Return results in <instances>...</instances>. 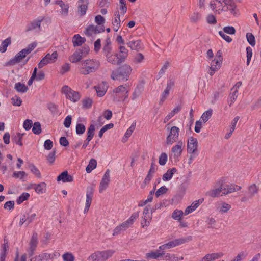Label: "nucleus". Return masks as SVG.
<instances>
[{"label":"nucleus","mask_w":261,"mask_h":261,"mask_svg":"<svg viewBox=\"0 0 261 261\" xmlns=\"http://www.w3.org/2000/svg\"><path fill=\"white\" fill-rule=\"evenodd\" d=\"M176 172L177 170L175 168H172L168 169L163 175V180L165 181L170 180L172 178L173 175Z\"/></svg>","instance_id":"e433bc0d"},{"label":"nucleus","mask_w":261,"mask_h":261,"mask_svg":"<svg viewBox=\"0 0 261 261\" xmlns=\"http://www.w3.org/2000/svg\"><path fill=\"white\" fill-rule=\"evenodd\" d=\"M213 110L209 109L207 111L204 112L201 116V120L203 123L206 122L212 115Z\"/></svg>","instance_id":"de8ad7c7"},{"label":"nucleus","mask_w":261,"mask_h":261,"mask_svg":"<svg viewBox=\"0 0 261 261\" xmlns=\"http://www.w3.org/2000/svg\"><path fill=\"white\" fill-rule=\"evenodd\" d=\"M247 190L249 197L252 198L258 193L259 188L258 185L252 184L248 187Z\"/></svg>","instance_id":"2f4dec72"},{"label":"nucleus","mask_w":261,"mask_h":261,"mask_svg":"<svg viewBox=\"0 0 261 261\" xmlns=\"http://www.w3.org/2000/svg\"><path fill=\"white\" fill-rule=\"evenodd\" d=\"M115 253L112 249L97 251L92 253L87 258V261H106L111 258Z\"/></svg>","instance_id":"7ed1b4c3"},{"label":"nucleus","mask_w":261,"mask_h":261,"mask_svg":"<svg viewBox=\"0 0 261 261\" xmlns=\"http://www.w3.org/2000/svg\"><path fill=\"white\" fill-rule=\"evenodd\" d=\"M231 208V205L224 202H219L216 205L217 210L221 214L227 213Z\"/></svg>","instance_id":"bb28decb"},{"label":"nucleus","mask_w":261,"mask_h":261,"mask_svg":"<svg viewBox=\"0 0 261 261\" xmlns=\"http://www.w3.org/2000/svg\"><path fill=\"white\" fill-rule=\"evenodd\" d=\"M97 27L93 25H89L85 30V33L87 36H92L93 35L100 33Z\"/></svg>","instance_id":"c9c22d12"},{"label":"nucleus","mask_w":261,"mask_h":261,"mask_svg":"<svg viewBox=\"0 0 261 261\" xmlns=\"http://www.w3.org/2000/svg\"><path fill=\"white\" fill-rule=\"evenodd\" d=\"M161 257L164 260L179 261L183 260V257H177L174 254L165 252V251L161 252Z\"/></svg>","instance_id":"5701e85b"},{"label":"nucleus","mask_w":261,"mask_h":261,"mask_svg":"<svg viewBox=\"0 0 261 261\" xmlns=\"http://www.w3.org/2000/svg\"><path fill=\"white\" fill-rule=\"evenodd\" d=\"M107 62L112 65H118L123 62L119 58V54L113 53L106 58Z\"/></svg>","instance_id":"4be33fe9"},{"label":"nucleus","mask_w":261,"mask_h":261,"mask_svg":"<svg viewBox=\"0 0 261 261\" xmlns=\"http://www.w3.org/2000/svg\"><path fill=\"white\" fill-rule=\"evenodd\" d=\"M23 136V134L18 133L15 136H14L12 141H14L16 144L20 146L22 145V138Z\"/></svg>","instance_id":"052dcab7"},{"label":"nucleus","mask_w":261,"mask_h":261,"mask_svg":"<svg viewBox=\"0 0 261 261\" xmlns=\"http://www.w3.org/2000/svg\"><path fill=\"white\" fill-rule=\"evenodd\" d=\"M32 132L34 134L39 135L41 133V127L40 122H36L34 123Z\"/></svg>","instance_id":"6e6d98bb"},{"label":"nucleus","mask_w":261,"mask_h":261,"mask_svg":"<svg viewBox=\"0 0 261 261\" xmlns=\"http://www.w3.org/2000/svg\"><path fill=\"white\" fill-rule=\"evenodd\" d=\"M107 85L105 82H102V83L94 87V88L96 91L97 95L99 97L103 96L105 94L107 90Z\"/></svg>","instance_id":"7c9ffc66"},{"label":"nucleus","mask_w":261,"mask_h":261,"mask_svg":"<svg viewBox=\"0 0 261 261\" xmlns=\"http://www.w3.org/2000/svg\"><path fill=\"white\" fill-rule=\"evenodd\" d=\"M241 189V187L235 185H227L225 187H223V195H227L235 191H239Z\"/></svg>","instance_id":"c756f323"},{"label":"nucleus","mask_w":261,"mask_h":261,"mask_svg":"<svg viewBox=\"0 0 261 261\" xmlns=\"http://www.w3.org/2000/svg\"><path fill=\"white\" fill-rule=\"evenodd\" d=\"M216 14H220L222 11H225V5H223V1L216 0Z\"/></svg>","instance_id":"603ef678"},{"label":"nucleus","mask_w":261,"mask_h":261,"mask_svg":"<svg viewBox=\"0 0 261 261\" xmlns=\"http://www.w3.org/2000/svg\"><path fill=\"white\" fill-rule=\"evenodd\" d=\"M198 141L197 139L191 137L187 142V151L190 154L194 153L197 150Z\"/></svg>","instance_id":"4468645a"},{"label":"nucleus","mask_w":261,"mask_h":261,"mask_svg":"<svg viewBox=\"0 0 261 261\" xmlns=\"http://www.w3.org/2000/svg\"><path fill=\"white\" fill-rule=\"evenodd\" d=\"M95 130V125L94 124H91L88 129L87 137L86 138L87 141L89 142L92 140L94 135Z\"/></svg>","instance_id":"37998d69"},{"label":"nucleus","mask_w":261,"mask_h":261,"mask_svg":"<svg viewBox=\"0 0 261 261\" xmlns=\"http://www.w3.org/2000/svg\"><path fill=\"white\" fill-rule=\"evenodd\" d=\"M205 222L208 228H215L216 227V221L214 218L208 217L207 218Z\"/></svg>","instance_id":"13d9d810"},{"label":"nucleus","mask_w":261,"mask_h":261,"mask_svg":"<svg viewBox=\"0 0 261 261\" xmlns=\"http://www.w3.org/2000/svg\"><path fill=\"white\" fill-rule=\"evenodd\" d=\"M222 63L219 61L216 60H212L211 66H210V70L208 71L210 75L212 76L216 71H218L221 67Z\"/></svg>","instance_id":"c85d7f7f"},{"label":"nucleus","mask_w":261,"mask_h":261,"mask_svg":"<svg viewBox=\"0 0 261 261\" xmlns=\"http://www.w3.org/2000/svg\"><path fill=\"white\" fill-rule=\"evenodd\" d=\"M85 41V38L82 37L78 34L75 35L72 39V42L74 47L81 46Z\"/></svg>","instance_id":"58836bf2"},{"label":"nucleus","mask_w":261,"mask_h":261,"mask_svg":"<svg viewBox=\"0 0 261 261\" xmlns=\"http://www.w3.org/2000/svg\"><path fill=\"white\" fill-rule=\"evenodd\" d=\"M202 202V200H198L193 202L191 205L188 206L184 212V215H187L189 214L192 213L200 205V203Z\"/></svg>","instance_id":"f704fd0d"},{"label":"nucleus","mask_w":261,"mask_h":261,"mask_svg":"<svg viewBox=\"0 0 261 261\" xmlns=\"http://www.w3.org/2000/svg\"><path fill=\"white\" fill-rule=\"evenodd\" d=\"M127 45L131 49L137 51L142 49L143 48L142 44L140 40H130L127 43Z\"/></svg>","instance_id":"393cba45"},{"label":"nucleus","mask_w":261,"mask_h":261,"mask_svg":"<svg viewBox=\"0 0 261 261\" xmlns=\"http://www.w3.org/2000/svg\"><path fill=\"white\" fill-rule=\"evenodd\" d=\"M166 127L169 132V134L166 139V143L167 145H170L177 140L179 135V129L176 126H172L170 128L169 124H168Z\"/></svg>","instance_id":"423d86ee"},{"label":"nucleus","mask_w":261,"mask_h":261,"mask_svg":"<svg viewBox=\"0 0 261 261\" xmlns=\"http://www.w3.org/2000/svg\"><path fill=\"white\" fill-rule=\"evenodd\" d=\"M223 255L222 252L207 254L201 259V261H214L221 257Z\"/></svg>","instance_id":"cd10ccee"},{"label":"nucleus","mask_w":261,"mask_h":261,"mask_svg":"<svg viewBox=\"0 0 261 261\" xmlns=\"http://www.w3.org/2000/svg\"><path fill=\"white\" fill-rule=\"evenodd\" d=\"M185 145L181 140L178 141L171 149V152L174 159H178L182 154Z\"/></svg>","instance_id":"f8f14e48"},{"label":"nucleus","mask_w":261,"mask_h":261,"mask_svg":"<svg viewBox=\"0 0 261 261\" xmlns=\"http://www.w3.org/2000/svg\"><path fill=\"white\" fill-rule=\"evenodd\" d=\"M221 192H223V181L219 180L216 183L215 188L207 191L206 195L211 197H217L220 195Z\"/></svg>","instance_id":"9d476101"},{"label":"nucleus","mask_w":261,"mask_h":261,"mask_svg":"<svg viewBox=\"0 0 261 261\" xmlns=\"http://www.w3.org/2000/svg\"><path fill=\"white\" fill-rule=\"evenodd\" d=\"M44 18V17L41 16L34 20L27 26L26 30L27 31H30L36 28H38L40 30L41 23L43 20Z\"/></svg>","instance_id":"a211bd4d"},{"label":"nucleus","mask_w":261,"mask_h":261,"mask_svg":"<svg viewBox=\"0 0 261 261\" xmlns=\"http://www.w3.org/2000/svg\"><path fill=\"white\" fill-rule=\"evenodd\" d=\"M223 31L229 35H233L236 33V29L232 26H227L223 28Z\"/></svg>","instance_id":"338daca9"},{"label":"nucleus","mask_w":261,"mask_h":261,"mask_svg":"<svg viewBox=\"0 0 261 261\" xmlns=\"http://www.w3.org/2000/svg\"><path fill=\"white\" fill-rule=\"evenodd\" d=\"M201 14L197 11L192 12L189 16V20L191 23H198L201 19Z\"/></svg>","instance_id":"72a5a7b5"},{"label":"nucleus","mask_w":261,"mask_h":261,"mask_svg":"<svg viewBox=\"0 0 261 261\" xmlns=\"http://www.w3.org/2000/svg\"><path fill=\"white\" fill-rule=\"evenodd\" d=\"M8 248L9 246L7 244H4L3 245V249L0 253V261H6Z\"/></svg>","instance_id":"09e8293b"},{"label":"nucleus","mask_w":261,"mask_h":261,"mask_svg":"<svg viewBox=\"0 0 261 261\" xmlns=\"http://www.w3.org/2000/svg\"><path fill=\"white\" fill-rule=\"evenodd\" d=\"M149 206H146L143 210L142 220L141 222V226L142 228H147L150 223L151 220H152V215L149 214Z\"/></svg>","instance_id":"6e6552de"},{"label":"nucleus","mask_w":261,"mask_h":261,"mask_svg":"<svg viewBox=\"0 0 261 261\" xmlns=\"http://www.w3.org/2000/svg\"><path fill=\"white\" fill-rule=\"evenodd\" d=\"M46 184L42 182L38 185H35V190L38 194H42L45 192Z\"/></svg>","instance_id":"a18cd8bd"},{"label":"nucleus","mask_w":261,"mask_h":261,"mask_svg":"<svg viewBox=\"0 0 261 261\" xmlns=\"http://www.w3.org/2000/svg\"><path fill=\"white\" fill-rule=\"evenodd\" d=\"M111 44V43L110 39H107L106 40L105 44H104L103 47L102 48V53L103 54L106 58L113 54L112 48Z\"/></svg>","instance_id":"473e14b6"},{"label":"nucleus","mask_w":261,"mask_h":261,"mask_svg":"<svg viewBox=\"0 0 261 261\" xmlns=\"http://www.w3.org/2000/svg\"><path fill=\"white\" fill-rule=\"evenodd\" d=\"M192 240V237L191 236L175 239L160 246L159 249L161 251L169 250L181 244L189 242Z\"/></svg>","instance_id":"20e7f679"},{"label":"nucleus","mask_w":261,"mask_h":261,"mask_svg":"<svg viewBox=\"0 0 261 261\" xmlns=\"http://www.w3.org/2000/svg\"><path fill=\"white\" fill-rule=\"evenodd\" d=\"M131 71L130 66L124 64L120 67L117 71H113L111 77L114 80L127 81Z\"/></svg>","instance_id":"f03ea898"},{"label":"nucleus","mask_w":261,"mask_h":261,"mask_svg":"<svg viewBox=\"0 0 261 261\" xmlns=\"http://www.w3.org/2000/svg\"><path fill=\"white\" fill-rule=\"evenodd\" d=\"M55 4L59 5L60 8V14L62 16H67L69 13V5L62 0H57Z\"/></svg>","instance_id":"f3484780"},{"label":"nucleus","mask_w":261,"mask_h":261,"mask_svg":"<svg viewBox=\"0 0 261 261\" xmlns=\"http://www.w3.org/2000/svg\"><path fill=\"white\" fill-rule=\"evenodd\" d=\"M88 0L78 1L77 10L78 13L80 16H83L86 14L88 9Z\"/></svg>","instance_id":"aec40b11"},{"label":"nucleus","mask_w":261,"mask_h":261,"mask_svg":"<svg viewBox=\"0 0 261 261\" xmlns=\"http://www.w3.org/2000/svg\"><path fill=\"white\" fill-rule=\"evenodd\" d=\"M110 181V171L107 169L105 172L99 187V193H102L108 188Z\"/></svg>","instance_id":"9b49d317"},{"label":"nucleus","mask_w":261,"mask_h":261,"mask_svg":"<svg viewBox=\"0 0 261 261\" xmlns=\"http://www.w3.org/2000/svg\"><path fill=\"white\" fill-rule=\"evenodd\" d=\"M143 85H139L137 87L132 94V99L133 100H136L139 97L143 90Z\"/></svg>","instance_id":"79ce46f5"},{"label":"nucleus","mask_w":261,"mask_h":261,"mask_svg":"<svg viewBox=\"0 0 261 261\" xmlns=\"http://www.w3.org/2000/svg\"><path fill=\"white\" fill-rule=\"evenodd\" d=\"M38 244L37 234L34 233L33 234L31 239L29 243V247L28 250V254L30 256H32L36 249Z\"/></svg>","instance_id":"2eb2a0df"},{"label":"nucleus","mask_w":261,"mask_h":261,"mask_svg":"<svg viewBox=\"0 0 261 261\" xmlns=\"http://www.w3.org/2000/svg\"><path fill=\"white\" fill-rule=\"evenodd\" d=\"M232 93L229 97V100H228V103H229V106H231L232 103L236 100L238 97V92L237 90L232 91Z\"/></svg>","instance_id":"0e129e2a"},{"label":"nucleus","mask_w":261,"mask_h":261,"mask_svg":"<svg viewBox=\"0 0 261 261\" xmlns=\"http://www.w3.org/2000/svg\"><path fill=\"white\" fill-rule=\"evenodd\" d=\"M206 20L210 24L214 25L217 23L216 17L213 14H208L206 17Z\"/></svg>","instance_id":"774afa93"},{"label":"nucleus","mask_w":261,"mask_h":261,"mask_svg":"<svg viewBox=\"0 0 261 261\" xmlns=\"http://www.w3.org/2000/svg\"><path fill=\"white\" fill-rule=\"evenodd\" d=\"M11 42V38H8L4 40L0 47V52L4 53L6 51L8 46L10 44Z\"/></svg>","instance_id":"3c124183"},{"label":"nucleus","mask_w":261,"mask_h":261,"mask_svg":"<svg viewBox=\"0 0 261 261\" xmlns=\"http://www.w3.org/2000/svg\"><path fill=\"white\" fill-rule=\"evenodd\" d=\"M58 57L57 52L54 51L51 54H47L39 63L38 68H42L45 65L55 62Z\"/></svg>","instance_id":"1a4fd4ad"},{"label":"nucleus","mask_w":261,"mask_h":261,"mask_svg":"<svg viewBox=\"0 0 261 261\" xmlns=\"http://www.w3.org/2000/svg\"><path fill=\"white\" fill-rule=\"evenodd\" d=\"M246 36L248 43L252 46H254L255 45V40L254 35L252 33H247Z\"/></svg>","instance_id":"680f3d73"},{"label":"nucleus","mask_w":261,"mask_h":261,"mask_svg":"<svg viewBox=\"0 0 261 261\" xmlns=\"http://www.w3.org/2000/svg\"><path fill=\"white\" fill-rule=\"evenodd\" d=\"M86 130L85 125L81 123H77L76 125L75 131L77 135H82Z\"/></svg>","instance_id":"e2e57ef3"},{"label":"nucleus","mask_w":261,"mask_h":261,"mask_svg":"<svg viewBox=\"0 0 261 261\" xmlns=\"http://www.w3.org/2000/svg\"><path fill=\"white\" fill-rule=\"evenodd\" d=\"M145 256L148 259H156L159 257H161V252L158 253L156 252H150L146 253Z\"/></svg>","instance_id":"864d4df0"},{"label":"nucleus","mask_w":261,"mask_h":261,"mask_svg":"<svg viewBox=\"0 0 261 261\" xmlns=\"http://www.w3.org/2000/svg\"><path fill=\"white\" fill-rule=\"evenodd\" d=\"M225 5V11H229L230 13L234 16H237L239 14V10L237 8V6L233 0H230L224 3Z\"/></svg>","instance_id":"6ab92c4d"},{"label":"nucleus","mask_w":261,"mask_h":261,"mask_svg":"<svg viewBox=\"0 0 261 261\" xmlns=\"http://www.w3.org/2000/svg\"><path fill=\"white\" fill-rule=\"evenodd\" d=\"M83 58L80 51L77 50L69 57V60L73 63H76L80 61Z\"/></svg>","instance_id":"ea45409f"},{"label":"nucleus","mask_w":261,"mask_h":261,"mask_svg":"<svg viewBox=\"0 0 261 261\" xmlns=\"http://www.w3.org/2000/svg\"><path fill=\"white\" fill-rule=\"evenodd\" d=\"M27 54L25 53L23 49L18 53L15 56L8 61L7 65H14L16 64L19 63L23 59H24Z\"/></svg>","instance_id":"dca6fc26"},{"label":"nucleus","mask_w":261,"mask_h":261,"mask_svg":"<svg viewBox=\"0 0 261 261\" xmlns=\"http://www.w3.org/2000/svg\"><path fill=\"white\" fill-rule=\"evenodd\" d=\"M133 225L128 219L121 223L120 225L117 226L113 230V234L116 235L120 233L121 231L125 230Z\"/></svg>","instance_id":"412c9836"},{"label":"nucleus","mask_w":261,"mask_h":261,"mask_svg":"<svg viewBox=\"0 0 261 261\" xmlns=\"http://www.w3.org/2000/svg\"><path fill=\"white\" fill-rule=\"evenodd\" d=\"M97 162L95 159H91L89 162V164L86 168L87 173H90L93 170L96 168Z\"/></svg>","instance_id":"49530a36"},{"label":"nucleus","mask_w":261,"mask_h":261,"mask_svg":"<svg viewBox=\"0 0 261 261\" xmlns=\"http://www.w3.org/2000/svg\"><path fill=\"white\" fill-rule=\"evenodd\" d=\"M12 176L15 178H18L20 180H22L27 176V174L23 171H15L13 172Z\"/></svg>","instance_id":"5fc2aeb1"},{"label":"nucleus","mask_w":261,"mask_h":261,"mask_svg":"<svg viewBox=\"0 0 261 261\" xmlns=\"http://www.w3.org/2000/svg\"><path fill=\"white\" fill-rule=\"evenodd\" d=\"M119 50L120 53L119 55V58L124 62L128 56V50L123 45L119 46Z\"/></svg>","instance_id":"4c0bfd02"},{"label":"nucleus","mask_w":261,"mask_h":261,"mask_svg":"<svg viewBox=\"0 0 261 261\" xmlns=\"http://www.w3.org/2000/svg\"><path fill=\"white\" fill-rule=\"evenodd\" d=\"M93 192H94V190L92 187H88L87 188L86 199L85 208L84 210V214L87 213L89 211V209L90 208V206L91 202H92Z\"/></svg>","instance_id":"ddd939ff"},{"label":"nucleus","mask_w":261,"mask_h":261,"mask_svg":"<svg viewBox=\"0 0 261 261\" xmlns=\"http://www.w3.org/2000/svg\"><path fill=\"white\" fill-rule=\"evenodd\" d=\"M51 254L43 252L32 257L30 261H47L51 258Z\"/></svg>","instance_id":"b1692460"},{"label":"nucleus","mask_w":261,"mask_h":261,"mask_svg":"<svg viewBox=\"0 0 261 261\" xmlns=\"http://www.w3.org/2000/svg\"><path fill=\"white\" fill-rule=\"evenodd\" d=\"M62 92L65 95L66 98L75 102L80 98V95L79 92L72 90L68 86L65 85L62 88Z\"/></svg>","instance_id":"0eeeda50"},{"label":"nucleus","mask_w":261,"mask_h":261,"mask_svg":"<svg viewBox=\"0 0 261 261\" xmlns=\"http://www.w3.org/2000/svg\"><path fill=\"white\" fill-rule=\"evenodd\" d=\"M100 66V62L96 59H86L81 63L80 73L83 75H88L95 72Z\"/></svg>","instance_id":"f257e3e1"},{"label":"nucleus","mask_w":261,"mask_h":261,"mask_svg":"<svg viewBox=\"0 0 261 261\" xmlns=\"http://www.w3.org/2000/svg\"><path fill=\"white\" fill-rule=\"evenodd\" d=\"M29 168L31 172L34 174L35 176L39 178H41V173L39 170L33 164L30 165Z\"/></svg>","instance_id":"bf43d9fd"},{"label":"nucleus","mask_w":261,"mask_h":261,"mask_svg":"<svg viewBox=\"0 0 261 261\" xmlns=\"http://www.w3.org/2000/svg\"><path fill=\"white\" fill-rule=\"evenodd\" d=\"M184 214V213L182 211L176 209L173 212L171 215V218L174 220L180 221L181 220Z\"/></svg>","instance_id":"a19ab883"},{"label":"nucleus","mask_w":261,"mask_h":261,"mask_svg":"<svg viewBox=\"0 0 261 261\" xmlns=\"http://www.w3.org/2000/svg\"><path fill=\"white\" fill-rule=\"evenodd\" d=\"M114 126V125L113 123H110L108 124H107L102 127V128L100 130L98 136L100 138H101L102 137V135L103 133L107 131V130L111 129L113 128Z\"/></svg>","instance_id":"69168bd1"},{"label":"nucleus","mask_w":261,"mask_h":261,"mask_svg":"<svg viewBox=\"0 0 261 261\" xmlns=\"http://www.w3.org/2000/svg\"><path fill=\"white\" fill-rule=\"evenodd\" d=\"M15 89L20 93H24L28 90V88L23 83L20 82L16 83L14 86Z\"/></svg>","instance_id":"c03bdc74"},{"label":"nucleus","mask_w":261,"mask_h":261,"mask_svg":"<svg viewBox=\"0 0 261 261\" xmlns=\"http://www.w3.org/2000/svg\"><path fill=\"white\" fill-rule=\"evenodd\" d=\"M58 181H62L63 182H70L73 180V177L68 174L67 171L61 173L57 178Z\"/></svg>","instance_id":"a878e982"},{"label":"nucleus","mask_w":261,"mask_h":261,"mask_svg":"<svg viewBox=\"0 0 261 261\" xmlns=\"http://www.w3.org/2000/svg\"><path fill=\"white\" fill-rule=\"evenodd\" d=\"M64 261H75V257L72 253L66 252L62 255Z\"/></svg>","instance_id":"4d7b16f0"},{"label":"nucleus","mask_w":261,"mask_h":261,"mask_svg":"<svg viewBox=\"0 0 261 261\" xmlns=\"http://www.w3.org/2000/svg\"><path fill=\"white\" fill-rule=\"evenodd\" d=\"M135 126H136V122H134L131 125V126L127 129V130L124 135V137L123 138V142H125L126 141L127 139L131 136L132 133L135 130Z\"/></svg>","instance_id":"8fccbe9b"},{"label":"nucleus","mask_w":261,"mask_h":261,"mask_svg":"<svg viewBox=\"0 0 261 261\" xmlns=\"http://www.w3.org/2000/svg\"><path fill=\"white\" fill-rule=\"evenodd\" d=\"M128 96V90L127 87L120 85L115 88L113 91L112 97L115 101H120L121 99L124 100Z\"/></svg>","instance_id":"39448f33"}]
</instances>
